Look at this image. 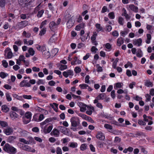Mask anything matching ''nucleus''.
<instances>
[{"mask_svg":"<svg viewBox=\"0 0 154 154\" xmlns=\"http://www.w3.org/2000/svg\"><path fill=\"white\" fill-rule=\"evenodd\" d=\"M53 119L49 118L45 119L44 121L40 123V126L42 128V131L45 134L49 133L53 128L52 125H49L48 124L51 122Z\"/></svg>","mask_w":154,"mask_h":154,"instance_id":"1","label":"nucleus"},{"mask_svg":"<svg viewBox=\"0 0 154 154\" xmlns=\"http://www.w3.org/2000/svg\"><path fill=\"white\" fill-rule=\"evenodd\" d=\"M3 150L10 154H15L17 152V149L8 143L5 144Z\"/></svg>","mask_w":154,"mask_h":154,"instance_id":"2","label":"nucleus"},{"mask_svg":"<svg viewBox=\"0 0 154 154\" xmlns=\"http://www.w3.org/2000/svg\"><path fill=\"white\" fill-rule=\"evenodd\" d=\"M18 145L20 148L24 150L31 152L32 153H34L36 151L34 149L28 145H25L20 143H18Z\"/></svg>","mask_w":154,"mask_h":154,"instance_id":"3","label":"nucleus"},{"mask_svg":"<svg viewBox=\"0 0 154 154\" xmlns=\"http://www.w3.org/2000/svg\"><path fill=\"white\" fill-rule=\"evenodd\" d=\"M34 0H18L19 4L22 7H26L30 5Z\"/></svg>","mask_w":154,"mask_h":154,"instance_id":"4","label":"nucleus"},{"mask_svg":"<svg viewBox=\"0 0 154 154\" xmlns=\"http://www.w3.org/2000/svg\"><path fill=\"white\" fill-rule=\"evenodd\" d=\"M71 125L73 127H76L80 124V120L78 117H73L70 119Z\"/></svg>","mask_w":154,"mask_h":154,"instance_id":"5","label":"nucleus"},{"mask_svg":"<svg viewBox=\"0 0 154 154\" xmlns=\"http://www.w3.org/2000/svg\"><path fill=\"white\" fill-rule=\"evenodd\" d=\"M33 141V138L31 137H29L27 140L22 138L19 139V141L20 142L27 145L32 143Z\"/></svg>","mask_w":154,"mask_h":154,"instance_id":"6","label":"nucleus"},{"mask_svg":"<svg viewBox=\"0 0 154 154\" xmlns=\"http://www.w3.org/2000/svg\"><path fill=\"white\" fill-rule=\"evenodd\" d=\"M63 74L66 78L69 76L70 78H71L73 75L74 73L72 70H69L63 72Z\"/></svg>","mask_w":154,"mask_h":154,"instance_id":"7","label":"nucleus"},{"mask_svg":"<svg viewBox=\"0 0 154 154\" xmlns=\"http://www.w3.org/2000/svg\"><path fill=\"white\" fill-rule=\"evenodd\" d=\"M14 131L13 128L12 127H8L5 128L3 131L4 133L7 135L12 134Z\"/></svg>","mask_w":154,"mask_h":154,"instance_id":"8","label":"nucleus"},{"mask_svg":"<svg viewBox=\"0 0 154 154\" xmlns=\"http://www.w3.org/2000/svg\"><path fill=\"white\" fill-rule=\"evenodd\" d=\"M19 85L21 87H29L31 86L30 83L26 80H23L20 83Z\"/></svg>","mask_w":154,"mask_h":154,"instance_id":"9","label":"nucleus"},{"mask_svg":"<svg viewBox=\"0 0 154 154\" xmlns=\"http://www.w3.org/2000/svg\"><path fill=\"white\" fill-rule=\"evenodd\" d=\"M78 105L80 108V110L82 112H84L86 109V107H88L87 106L84 104L82 102H79L78 103Z\"/></svg>","mask_w":154,"mask_h":154,"instance_id":"10","label":"nucleus"},{"mask_svg":"<svg viewBox=\"0 0 154 154\" xmlns=\"http://www.w3.org/2000/svg\"><path fill=\"white\" fill-rule=\"evenodd\" d=\"M42 54L46 58H48L50 57V53L48 49H47L45 47V49L44 50L42 51Z\"/></svg>","mask_w":154,"mask_h":154,"instance_id":"11","label":"nucleus"},{"mask_svg":"<svg viewBox=\"0 0 154 154\" xmlns=\"http://www.w3.org/2000/svg\"><path fill=\"white\" fill-rule=\"evenodd\" d=\"M81 63V60L78 59V57L75 56L74 58V60L71 62V64L72 65H75L77 64H80Z\"/></svg>","mask_w":154,"mask_h":154,"instance_id":"12","label":"nucleus"},{"mask_svg":"<svg viewBox=\"0 0 154 154\" xmlns=\"http://www.w3.org/2000/svg\"><path fill=\"white\" fill-rule=\"evenodd\" d=\"M143 117L145 121L148 122V125H151L152 124V122L151 121L152 118L150 116H147L145 115H143Z\"/></svg>","mask_w":154,"mask_h":154,"instance_id":"13","label":"nucleus"},{"mask_svg":"<svg viewBox=\"0 0 154 154\" xmlns=\"http://www.w3.org/2000/svg\"><path fill=\"white\" fill-rule=\"evenodd\" d=\"M96 137L97 139L100 140H104L105 138L104 134L101 132H98Z\"/></svg>","mask_w":154,"mask_h":154,"instance_id":"14","label":"nucleus"},{"mask_svg":"<svg viewBox=\"0 0 154 154\" xmlns=\"http://www.w3.org/2000/svg\"><path fill=\"white\" fill-rule=\"evenodd\" d=\"M7 54V58L8 59L11 58L13 56V53L10 49H7L5 51V55Z\"/></svg>","mask_w":154,"mask_h":154,"instance_id":"15","label":"nucleus"},{"mask_svg":"<svg viewBox=\"0 0 154 154\" xmlns=\"http://www.w3.org/2000/svg\"><path fill=\"white\" fill-rule=\"evenodd\" d=\"M142 40L141 38L137 39H135L133 41V44L134 45H137L138 46L141 45Z\"/></svg>","mask_w":154,"mask_h":154,"instance_id":"16","label":"nucleus"},{"mask_svg":"<svg viewBox=\"0 0 154 154\" xmlns=\"http://www.w3.org/2000/svg\"><path fill=\"white\" fill-rule=\"evenodd\" d=\"M52 135L56 137H59L60 135V132L56 128H54L51 133Z\"/></svg>","mask_w":154,"mask_h":154,"instance_id":"17","label":"nucleus"},{"mask_svg":"<svg viewBox=\"0 0 154 154\" xmlns=\"http://www.w3.org/2000/svg\"><path fill=\"white\" fill-rule=\"evenodd\" d=\"M128 8L133 11L137 13L138 11V8L133 5H129Z\"/></svg>","mask_w":154,"mask_h":154,"instance_id":"18","label":"nucleus"},{"mask_svg":"<svg viewBox=\"0 0 154 154\" xmlns=\"http://www.w3.org/2000/svg\"><path fill=\"white\" fill-rule=\"evenodd\" d=\"M28 24V22L27 21H24L20 23L18 26L20 28H23L27 26Z\"/></svg>","mask_w":154,"mask_h":154,"instance_id":"19","label":"nucleus"},{"mask_svg":"<svg viewBox=\"0 0 154 154\" xmlns=\"http://www.w3.org/2000/svg\"><path fill=\"white\" fill-rule=\"evenodd\" d=\"M87 108L88 110L86 111V113L89 115H91L94 111V108L92 106H88Z\"/></svg>","mask_w":154,"mask_h":154,"instance_id":"20","label":"nucleus"},{"mask_svg":"<svg viewBox=\"0 0 154 154\" xmlns=\"http://www.w3.org/2000/svg\"><path fill=\"white\" fill-rule=\"evenodd\" d=\"M105 98V95L104 93H101L98 95L95 98V100H103Z\"/></svg>","mask_w":154,"mask_h":154,"instance_id":"21","label":"nucleus"},{"mask_svg":"<svg viewBox=\"0 0 154 154\" xmlns=\"http://www.w3.org/2000/svg\"><path fill=\"white\" fill-rule=\"evenodd\" d=\"M10 116L11 119L13 120L16 119L18 117V115L15 112L13 111L10 112Z\"/></svg>","mask_w":154,"mask_h":154,"instance_id":"22","label":"nucleus"},{"mask_svg":"<svg viewBox=\"0 0 154 154\" xmlns=\"http://www.w3.org/2000/svg\"><path fill=\"white\" fill-rule=\"evenodd\" d=\"M57 35L54 34L50 38L49 42L51 43H55L57 41Z\"/></svg>","mask_w":154,"mask_h":154,"instance_id":"23","label":"nucleus"},{"mask_svg":"<svg viewBox=\"0 0 154 154\" xmlns=\"http://www.w3.org/2000/svg\"><path fill=\"white\" fill-rule=\"evenodd\" d=\"M85 26V23H82L76 26L75 27V29L77 31H79L81 29L84 28Z\"/></svg>","mask_w":154,"mask_h":154,"instance_id":"24","label":"nucleus"},{"mask_svg":"<svg viewBox=\"0 0 154 154\" xmlns=\"http://www.w3.org/2000/svg\"><path fill=\"white\" fill-rule=\"evenodd\" d=\"M23 41L25 45L28 46L32 45L33 44V41L32 40H29L27 41L26 39H23Z\"/></svg>","mask_w":154,"mask_h":154,"instance_id":"25","label":"nucleus"},{"mask_svg":"<svg viewBox=\"0 0 154 154\" xmlns=\"http://www.w3.org/2000/svg\"><path fill=\"white\" fill-rule=\"evenodd\" d=\"M74 25V22L72 19H69L66 23L67 26L68 28L72 27Z\"/></svg>","mask_w":154,"mask_h":154,"instance_id":"26","label":"nucleus"},{"mask_svg":"<svg viewBox=\"0 0 154 154\" xmlns=\"http://www.w3.org/2000/svg\"><path fill=\"white\" fill-rule=\"evenodd\" d=\"M144 85L148 87H152L153 86L152 83L150 82L149 80H146L144 83Z\"/></svg>","mask_w":154,"mask_h":154,"instance_id":"27","label":"nucleus"},{"mask_svg":"<svg viewBox=\"0 0 154 154\" xmlns=\"http://www.w3.org/2000/svg\"><path fill=\"white\" fill-rule=\"evenodd\" d=\"M94 103L96 104V106L98 108H99L100 109H102L103 108V105L102 104L99 102L97 100H94Z\"/></svg>","mask_w":154,"mask_h":154,"instance_id":"28","label":"nucleus"},{"mask_svg":"<svg viewBox=\"0 0 154 154\" xmlns=\"http://www.w3.org/2000/svg\"><path fill=\"white\" fill-rule=\"evenodd\" d=\"M32 116V114L31 112H27L25 114V117L31 121Z\"/></svg>","mask_w":154,"mask_h":154,"instance_id":"29","label":"nucleus"},{"mask_svg":"<svg viewBox=\"0 0 154 154\" xmlns=\"http://www.w3.org/2000/svg\"><path fill=\"white\" fill-rule=\"evenodd\" d=\"M124 43V40L122 38H119L117 40V46H120Z\"/></svg>","mask_w":154,"mask_h":154,"instance_id":"30","label":"nucleus"},{"mask_svg":"<svg viewBox=\"0 0 154 154\" xmlns=\"http://www.w3.org/2000/svg\"><path fill=\"white\" fill-rule=\"evenodd\" d=\"M104 127L107 129L109 131L111 132L112 131V127L110 125L105 124L104 125Z\"/></svg>","mask_w":154,"mask_h":154,"instance_id":"31","label":"nucleus"},{"mask_svg":"<svg viewBox=\"0 0 154 154\" xmlns=\"http://www.w3.org/2000/svg\"><path fill=\"white\" fill-rule=\"evenodd\" d=\"M57 26L54 21L51 22L49 24V27L51 30L57 27Z\"/></svg>","mask_w":154,"mask_h":154,"instance_id":"32","label":"nucleus"},{"mask_svg":"<svg viewBox=\"0 0 154 154\" xmlns=\"http://www.w3.org/2000/svg\"><path fill=\"white\" fill-rule=\"evenodd\" d=\"M2 110L4 112H7L9 110V108L6 105H3L2 106Z\"/></svg>","mask_w":154,"mask_h":154,"instance_id":"33","label":"nucleus"},{"mask_svg":"<svg viewBox=\"0 0 154 154\" xmlns=\"http://www.w3.org/2000/svg\"><path fill=\"white\" fill-rule=\"evenodd\" d=\"M36 49L38 51H42L44 50L45 49V47L44 46H41L38 45H35Z\"/></svg>","mask_w":154,"mask_h":154,"instance_id":"34","label":"nucleus"},{"mask_svg":"<svg viewBox=\"0 0 154 154\" xmlns=\"http://www.w3.org/2000/svg\"><path fill=\"white\" fill-rule=\"evenodd\" d=\"M147 39L146 40V42L147 44H149L151 42V40L152 38L151 35L149 34H146Z\"/></svg>","mask_w":154,"mask_h":154,"instance_id":"35","label":"nucleus"},{"mask_svg":"<svg viewBox=\"0 0 154 154\" xmlns=\"http://www.w3.org/2000/svg\"><path fill=\"white\" fill-rule=\"evenodd\" d=\"M45 118L43 114H41L39 116L38 119H35V116H34L33 117V119H34L35 121L38 122L40 121H41L42 120Z\"/></svg>","mask_w":154,"mask_h":154,"instance_id":"36","label":"nucleus"},{"mask_svg":"<svg viewBox=\"0 0 154 154\" xmlns=\"http://www.w3.org/2000/svg\"><path fill=\"white\" fill-rule=\"evenodd\" d=\"M97 35V34L96 32H94L93 35L92 36L91 38V40L92 43L96 42L95 40Z\"/></svg>","mask_w":154,"mask_h":154,"instance_id":"37","label":"nucleus"},{"mask_svg":"<svg viewBox=\"0 0 154 154\" xmlns=\"http://www.w3.org/2000/svg\"><path fill=\"white\" fill-rule=\"evenodd\" d=\"M0 125L2 127H5L8 126V123L4 121H0Z\"/></svg>","mask_w":154,"mask_h":154,"instance_id":"38","label":"nucleus"},{"mask_svg":"<svg viewBox=\"0 0 154 154\" xmlns=\"http://www.w3.org/2000/svg\"><path fill=\"white\" fill-rule=\"evenodd\" d=\"M50 106L54 109V110L57 112L58 109V105L55 103H53L50 104Z\"/></svg>","mask_w":154,"mask_h":154,"instance_id":"39","label":"nucleus"},{"mask_svg":"<svg viewBox=\"0 0 154 154\" xmlns=\"http://www.w3.org/2000/svg\"><path fill=\"white\" fill-rule=\"evenodd\" d=\"M22 35L24 37L29 38L31 36V34L30 33L26 32V31H24L22 33Z\"/></svg>","mask_w":154,"mask_h":154,"instance_id":"40","label":"nucleus"},{"mask_svg":"<svg viewBox=\"0 0 154 154\" xmlns=\"http://www.w3.org/2000/svg\"><path fill=\"white\" fill-rule=\"evenodd\" d=\"M48 22L46 20H45L42 21L39 26V28H45V26Z\"/></svg>","mask_w":154,"mask_h":154,"instance_id":"41","label":"nucleus"},{"mask_svg":"<svg viewBox=\"0 0 154 154\" xmlns=\"http://www.w3.org/2000/svg\"><path fill=\"white\" fill-rule=\"evenodd\" d=\"M58 129L60 130V131L64 134L67 130V128L63 126H59L58 127Z\"/></svg>","mask_w":154,"mask_h":154,"instance_id":"42","label":"nucleus"},{"mask_svg":"<svg viewBox=\"0 0 154 154\" xmlns=\"http://www.w3.org/2000/svg\"><path fill=\"white\" fill-rule=\"evenodd\" d=\"M143 55L141 49H138L136 54L137 56L138 57H141L143 56Z\"/></svg>","mask_w":154,"mask_h":154,"instance_id":"43","label":"nucleus"},{"mask_svg":"<svg viewBox=\"0 0 154 154\" xmlns=\"http://www.w3.org/2000/svg\"><path fill=\"white\" fill-rule=\"evenodd\" d=\"M42 29L40 31L39 35L40 36H42L45 35L46 32V28H41Z\"/></svg>","mask_w":154,"mask_h":154,"instance_id":"44","label":"nucleus"},{"mask_svg":"<svg viewBox=\"0 0 154 154\" xmlns=\"http://www.w3.org/2000/svg\"><path fill=\"white\" fill-rule=\"evenodd\" d=\"M69 146L72 148H75L77 147L78 144L76 142H70L69 143Z\"/></svg>","mask_w":154,"mask_h":154,"instance_id":"45","label":"nucleus"},{"mask_svg":"<svg viewBox=\"0 0 154 154\" xmlns=\"http://www.w3.org/2000/svg\"><path fill=\"white\" fill-rule=\"evenodd\" d=\"M88 146L87 144L84 143L82 144L80 146V149L82 151H84L87 149Z\"/></svg>","mask_w":154,"mask_h":154,"instance_id":"46","label":"nucleus"},{"mask_svg":"<svg viewBox=\"0 0 154 154\" xmlns=\"http://www.w3.org/2000/svg\"><path fill=\"white\" fill-rule=\"evenodd\" d=\"M19 131L23 136H25L27 134L28 132L25 131L21 129L19 130Z\"/></svg>","mask_w":154,"mask_h":154,"instance_id":"47","label":"nucleus"},{"mask_svg":"<svg viewBox=\"0 0 154 154\" xmlns=\"http://www.w3.org/2000/svg\"><path fill=\"white\" fill-rule=\"evenodd\" d=\"M90 34V32H89L87 34V36H86V38H84V36H82L81 37V39L82 40V42H84L86 40H87L89 38V35Z\"/></svg>","mask_w":154,"mask_h":154,"instance_id":"48","label":"nucleus"},{"mask_svg":"<svg viewBox=\"0 0 154 154\" xmlns=\"http://www.w3.org/2000/svg\"><path fill=\"white\" fill-rule=\"evenodd\" d=\"M28 52L29 54L32 56H33L35 54V51L32 48H29L28 50Z\"/></svg>","mask_w":154,"mask_h":154,"instance_id":"49","label":"nucleus"},{"mask_svg":"<svg viewBox=\"0 0 154 154\" xmlns=\"http://www.w3.org/2000/svg\"><path fill=\"white\" fill-rule=\"evenodd\" d=\"M44 11L43 10H42L38 12L37 14V16L38 17H41L43 14L44 13Z\"/></svg>","mask_w":154,"mask_h":154,"instance_id":"50","label":"nucleus"},{"mask_svg":"<svg viewBox=\"0 0 154 154\" xmlns=\"http://www.w3.org/2000/svg\"><path fill=\"white\" fill-rule=\"evenodd\" d=\"M118 22L121 25H123L124 23V19L122 17H119Z\"/></svg>","mask_w":154,"mask_h":154,"instance_id":"51","label":"nucleus"},{"mask_svg":"<svg viewBox=\"0 0 154 154\" xmlns=\"http://www.w3.org/2000/svg\"><path fill=\"white\" fill-rule=\"evenodd\" d=\"M7 100L8 101H11L12 100V98L11 97L9 93H6L5 94Z\"/></svg>","mask_w":154,"mask_h":154,"instance_id":"52","label":"nucleus"},{"mask_svg":"<svg viewBox=\"0 0 154 154\" xmlns=\"http://www.w3.org/2000/svg\"><path fill=\"white\" fill-rule=\"evenodd\" d=\"M95 26L97 29V31H100L103 29L102 27L101 26L100 24L99 23H97L95 25Z\"/></svg>","mask_w":154,"mask_h":154,"instance_id":"53","label":"nucleus"},{"mask_svg":"<svg viewBox=\"0 0 154 154\" xmlns=\"http://www.w3.org/2000/svg\"><path fill=\"white\" fill-rule=\"evenodd\" d=\"M8 75V74L5 73L3 72H1L0 73V76L1 78L2 79L5 78V77L7 76Z\"/></svg>","mask_w":154,"mask_h":154,"instance_id":"54","label":"nucleus"},{"mask_svg":"<svg viewBox=\"0 0 154 154\" xmlns=\"http://www.w3.org/2000/svg\"><path fill=\"white\" fill-rule=\"evenodd\" d=\"M16 138V137L15 136H10L8 139V142L9 143H11L12 141Z\"/></svg>","mask_w":154,"mask_h":154,"instance_id":"55","label":"nucleus"},{"mask_svg":"<svg viewBox=\"0 0 154 154\" xmlns=\"http://www.w3.org/2000/svg\"><path fill=\"white\" fill-rule=\"evenodd\" d=\"M79 86L81 89H84L87 88L88 87V85L87 84H83L80 85Z\"/></svg>","mask_w":154,"mask_h":154,"instance_id":"56","label":"nucleus"},{"mask_svg":"<svg viewBox=\"0 0 154 154\" xmlns=\"http://www.w3.org/2000/svg\"><path fill=\"white\" fill-rule=\"evenodd\" d=\"M8 0H0V6L3 7L6 2H7Z\"/></svg>","mask_w":154,"mask_h":154,"instance_id":"57","label":"nucleus"},{"mask_svg":"<svg viewBox=\"0 0 154 154\" xmlns=\"http://www.w3.org/2000/svg\"><path fill=\"white\" fill-rule=\"evenodd\" d=\"M123 10H124V11L122 14V15L124 16L126 19H129V16L127 13L126 10L125 8H123Z\"/></svg>","mask_w":154,"mask_h":154,"instance_id":"58","label":"nucleus"},{"mask_svg":"<svg viewBox=\"0 0 154 154\" xmlns=\"http://www.w3.org/2000/svg\"><path fill=\"white\" fill-rule=\"evenodd\" d=\"M123 85V84L120 82H118L115 84L114 88L115 87L117 88H122Z\"/></svg>","mask_w":154,"mask_h":154,"instance_id":"59","label":"nucleus"},{"mask_svg":"<svg viewBox=\"0 0 154 154\" xmlns=\"http://www.w3.org/2000/svg\"><path fill=\"white\" fill-rule=\"evenodd\" d=\"M67 68V66L65 65H61L59 67V69L60 70H63L66 69Z\"/></svg>","mask_w":154,"mask_h":154,"instance_id":"60","label":"nucleus"},{"mask_svg":"<svg viewBox=\"0 0 154 154\" xmlns=\"http://www.w3.org/2000/svg\"><path fill=\"white\" fill-rule=\"evenodd\" d=\"M119 60V59L116 58L115 60L113 62L112 65V67L114 69H116L117 64V62H118Z\"/></svg>","mask_w":154,"mask_h":154,"instance_id":"61","label":"nucleus"},{"mask_svg":"<svg viewBox=\"0 0 154 154\" xmlns=\"http://www.w3.org/2000/svg\"><path fill=\"white\" fill-rule=\"evenodd\" d=\"M58 49L57 48H55L53 49L51 51L52 54V56H55L58 52Z\"/></svg>","mask_w":154,"mask_h":154,"instance_id":"62","label":"nucleus"},{"mask_svg":"<svg viewBox=\"0 0 154 154\" xmlns=\"http://www.w3.org/2000/svg\"><path fill=\"white\" fill-rule=\"evenodd\" d=\"M108 16L110 19H114L115 17L114 14L113 12L109 13L108 14Z\"/></svg>","mask_w":154,"mask_h":154,"instance_id":"63","label":"nucleus"},{"mask_svg":"<svg viewBox=\"0 0 154 154\" xmlns=\"http://www.w3.org/2000/svg\"><path fill=\"white\" fill-rule=\"evenodd\" d=\"M32 71L35 72H38L40 70V69L39 68L36 66L33 67L32 68Z\"/></svg>","mask_w":154,"mask_h":154,"instance_id":"64","label":"nucleus"}]
</instances>
